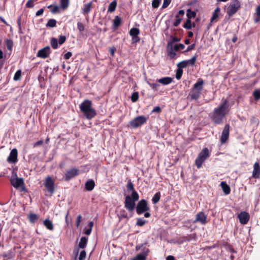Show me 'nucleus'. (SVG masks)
Listing matches in <instances>:
<instances>
[{
  "mask_svg": "<svg viewBox=\"0 0 260 260\" xmlns=\"http://www.w3.org/2000/svg\"><path fill=\"white\" fill-rule=\"evenodd\" d=\"M66 40L67 38L64 36H59L58 42L56 38H52L50 41L51 46L53 49H56L58 48V43L61 45L66 42Z\"/></svg>",
  "mask_w": 260,
  "mask_h": 260,
  "instance_id": "6e6552de",
  "label": "nucleus"
},
{
  "mask_svg": "<svg viewBox=\"0 0 260 260\" xmlns=\"http://www.w3.org/2000/svg\"><path fill=\"white\" fill-rule=\"evenodd\" d=\"M127 189L128 191H136L134 187V185L131 180H128L126 185Z\"/></svg>",
  "mask_w": 260,
  "mask_h": 260,
  "instance_id": "a18cd8bd",
  "label": "nucleus"
},
{
  "mask_svg": "<svg viewBox=\"0 0 260 260\" xmlns=\"http://www.w3.org/2000/svg\"><path fill=\"white\" fill-rule=\"evenodd\" d=\"M260 175V167L258 162H256L253 166V170L252 172V177L254 178H259Z\"/></svg>",
  "mask_w": 260,
  "mask_h": 260,
  "instance_id": "6ab92c4d",
  "label": "nucleus"
},
{
  "mask_svg": "<svg viewBox=\"0 0 260 260\" xmlns=\"http://www.w3.org/2000/svg\"><path fill=\"white\" fill-rule=\"evenodd\" d=\"M209 150L207 148H204L199 153L195 160V164L197 167L200 169L203 163L209 157Z\"/></svg>",
  "mask_w": 260,
  "mask_h": 260,
  "instance_id": "39448f33",
  "label": "nucleus"
},
{
  "mask_svg": "<svg viewBox=\"0 0 260 260\" xmlns=\"http://www.w3.org/2000/svg\"><path fill=\"white\" fill-rule=\"evenodd\" d=\"M172 0H164V3L162 6V8H166L170 4Z\"/></svg>",
  "mask_w": 260,
  "mask_h": 260,
  "instance_id": "680f3d73",
  "label": "nucleus"
},
{
  "mask_svg": "<svg viewBox=\"0 0 260 260\" xmlns=\"http://www.w3.org/2000/svg\"><path fill=\"white\" fill-rule=\"evenodd\" d=\"M188 66V62L187 60H183L177 64V67L179 69H182L185 68Z\"/></svg>",
  "mask_w": 260,
  "mask_h": 260,
  "instance_id": "37998d69",
  "label": "nucleus"
},
{
  "mask_svg": "<svg viewBox=\"0 0 260 260\" xmlns=\"http://www.w3.org/2000/svg\"><path fill=\"white\" fill-rule=\"evenodd\" d=\"M51 12L53 14H56L59 13V7L57 5L53 6L52 8L50 10Z\"/></svg>",
  "mask_w": 260,
  "mask_h": 260,
  "instance_id": "13d9d810",
  "label": "nucleus"
},
{
  "mask_svg": "<svg viewBox=\"0 0 260 260\" xmlns=\"http://www.w3.org/2000/svg\"><path fill=\"white\" fill-rule=\"evenodd\" d=\"M182 74H183V70L178 68V69H177V70L176 71V75H175L176 78L178 80L180 79L182 77Z\"/></svg>",
  "mask_w": 260,
  "mask_h": 260,
  "instance_id": "79ce46f5",
  "label": "nucleus"
},
{
  "mask_svg": "<svg viewBox=\"0 0 260 260\" xmlns=\"http://www.w3.org/2000/svg\"><path fill=\"white\" fill-rule=\"evenodd\" d=\"M149 85L154 90H156L159 85L157 83H148Z\"/></svg>",
  "mask_w": 260,
  "mask_h": 260,
  "instance_id": "69168bd1",
  "label": "nucleus"
},
{
  "mask_svg": "<svg viewBox=\"0 0 260 260\" xmlns=\"http://www.w3.org/2000/svg\"><path fill=\"white\" fill-rule=\"evenodd\" d=\"M186 16L189 19H191L192 18H194L196 16V12L191 11L190 9H187L186 11Z\"/></svg>",
  "mask_w": 260,
  "mask_h": 260,
  "instance_id": "58836bf2",
  "label": "nucleus"
},
{
  "mask_svg": "<svg viewBox=\"0 0 260 260\" xmlns=\"http://www.w3.org/2000/svg\"><path fill=\"white\" fill-rule=\"evenodd\" d=\"M229 106L228 101L224 100L218 107L214 110L211 118L214 123L221 124L223 123V120L226 114Z\"/></svg>",
  "mask_w": 260,
  "mask_h": 260,
  "instance_id": "f257e3e1",
  "label": "nucleus"
},
{
  "mask_svg": "<svg viewBox=\"0 0 260 260\" xmlns=\"http://www.w3.org/2000/svg\"><path fill=\"white\" fill-rule=\"evenodd\" d=\"M72 55V53L71 52H68L64 55V58L65 59H69Z\"/></svg>",
  "mask_w": 260,
  "mask_h": 260,
  "instance_id": "774afa93",
  "label": "nucleus"
},
{
  "mask_svg": "<svg viewBox=\"0 0 260 260\" xmlns=\"http://www.w3.org/2000/svg\"><path fill=\"white\" fill-rule=\"evenodd\" d=\"M148 118L144 116H139L129 121L128 126L133 128H137L146 123Z\"/></svg>",
  "mask_w": 260,
  "mask_h": 260,
  "instance_id": "20e7f679",
  "label": "nucleus"
},
{
  "mask_svg": "<svg viewBox=\"0 0 260 260\" xmlns=\"http://www.w3.org/2000/svg\"><path fill=\"white\" fill-rule=\"evenodd\" d=\"M132 37V43H136L140 41V37L138 36H133Z\"/></svg>",
  "mask_w": 260,
  "mask_h": 260,
  "instance_id": "e2e57ef3",
  "label": "nucleus"
},
{
  "mask_svg": "<svg viewBox=\"0 0 260 260\" xmlns=\"http://www.w3.org/2000/svg\"><path fill=\"white\" fill-rule=\"evenodd\" d=\"M160 197H161L160 192H156L154 195V196L153 197V198L152 199V203L154 204H157L159 202Z\"/></svg>",
  "mask_w": 260,
  "mask_h": 260,
  "instance_id": "f704fd0d",
  "label": "nucleus"
},
{
  "mask_svg": "<svg viewBox=\"0 0 260 260\" xmlns=\"http://www.w3.org/2000/svg\"><path fill=\"white\" fill-rule=\"evenodd\" d=\"M200 94L201 92L200 91L192 90V89H191V92L189 94V96L191 100H196L200 98Z\"/></svg>",
  "mask_w": 260,
  "mask_h": 260,
  "instance_id": "b1692460",
  "label": "nucleus"
},
{
  "mask_svg": "<svg viewBox=\"0 0 260 260\" xmlns=\"http://www.w3.org/2000/svg\"><path fill=\"white\" fill-rule=\"evenodd\" d=\"M44 186L50 193L52 194L54 192V182L51 177L48 176L46 178Z\"/></svg>",
  "mask_w": 260,
  "mask_h": 260,
  "instance_id": "9d476101",
  "label": "nucleus"
},
{
  "mask_svg": "<svg viewBox=\"0 0 260 260\" xmlns=\"http://www.w3.org/2000/svg\"><path fill=\"white\" fill-rule=\"evenodd\" d=\"M204 84V81L202 79H199L197 82L194 84L192 90H196L201 92L203 90V85Z\"/></svg>",
  "mask_w": 260,
  "mask_h": 260,
  "instance_id": "f3484780",
  "label": "nucleus"
},
{
  "mask_svg": "<svg viewBox=\"0 0 260 260\" xmlns=\"http://www.w3.org/2000/svg\"><path fill=\"white\" fill-rule=\"evenodd\" d=\"M240 6L241 4L238 0H233L231 2L227 9V14L229 17L228 19H230L231 17L234 15L238 11Z\"/></svg>",
  "mask_w": 260,
  "mask_h": 260,
  "instance_id": "423d86ee",
  "label": "nucleus"
},
{
  "mask_svg": "<svg viewBox=\"0 0 260 260\" xmlns=\"http://www.w3.org/2000/svg\"><path fill=\"white\" fill-rule=\"evenodd\" d=\"M172 78L169 77H166L158 79V82L164 85H168L172 82Z\"/></svg>",
  "mask_w": 260,
  "mask_h": 260,
  "instance_id": "393cba45",
  "label": "nucleus"
},
{
  "mask_svg": "<svg viewBox=\"0 0 260 260\" xmlns=\"http://www.w3.org/2000/svg\"><path fill=\"white\" fill-rule=\"evenodd\" d=\"M86 251L85 250H82L80 253L79 259V260H84L86 257Z\"/></svg>",
  "mask_w": 260,
  "mask_h": 260,
  "instance_id": "052dcab7",
  "label": "nucleus"
},
{
  "mask_svg": "<svg viewBox=\"0 0 260 260\" xmlns=\"http://www.w3.org/2000/svg\"><path fill=\"white\" fill-rule=\"evenodd\" d=\"M167 51L168 55L170 57L171 59H173L176 56V54L173 49V46L172 45V42H169L167 45Z\"/></svg>",
  "mask_w": 260,
  "mask_h": 260,
  "instance_id": "a211bd4d",
  "label": "nucleus"
},
{
  "mask_svg": "<svg viewBox=\"0 0 260 260\" xmlns=\"http://www.w3.org/2000/svg\"><path fill=\"white\" fill-rule=\"evenodd\" d=\"M37 0H28L26 4V7L28 8H32L34 6V2Z\"/></svg>",
  "mask_w": 260,
  "mask_h": 260,
  "instance_id": "5fc2aeb1",
  "label": "nucleus"
},
{
  "mask_svg": "<svg viewBox=\"0 0 260 260\" xmlns=\"http://www.w3.org/2000/svg\"><path fill=\"white\" fill-rule=\"evenodd\" d=\"M182 20V17H180L179 15H176L175 21L173 23L174 26H178L180 24Z\"/></svg>",
  "mask_w": 260,
  "mask_h": 260,
  "instance_id": "c03bdc74",
  "label": "nucleus"
},
{
  "mask_svg": "<svg viewBox=\"0 0 260 260\" xmlns=\"http://www.w3.org/2000/svg\"><path fill=\"white\" fill-rule=\"evenodd\" d=\"M6 43L8 49L11 50L13 45V41L11 39H7L6 41Z\"/></svg>",
  "mask_w": 260,
  "mask_h": 260,
  "instance_id": "49530a36",
  "label": "nucleus"
},
{
  "mask_svg": "<svg viewBox=\"0 0 260 260\" xmlns=\"http://www.w3.org/2000/svg\"><path fill=\"white\" fill-rule=\"evenodd\" d=\"M195 46H196L195 44H192L189 45V46L187 47V48H186V49L185 51L182 52V53H185L187 52H189V51L193 50Z\"/></svg>",
  "mask_w": 260,
  "mask_h": 260,
  "instance_id": "bf43d9fd",
  "label": "nucleus"
},
{
  "mask_svg": "<svg viewBox=\"0 0 260 260\" xmlns=\"http://www.w3.org/2000/svg\"><path fill=\"white\" fill-rule=\"evenodd\" d=\"M136 210L137 213L138 215H141L145 212L149 211L150 209L147 202L145 200L143 199L138 202Z\"/></svg>",
  "mask_w": 260,
  "mask_h": 260,
  "instance_id": "0eeeda50",
  "label": "nucleus"
},
{
  "mask_svg": "<svg viewBox=\"0 0 260 260\" xmlns=\"http://www.w3.org/2000/svg\"><path fill=\"white\" fill-rule=\"evenodd\" d=\"M81 219H82V216L81 215H78V216L76 218V225L77 227H78L80 225L81 221Z\"/></svg>",
  "mask_w": 260,
  "mask_h": 260,
  "instance_id": "0e129e2a",
  "label": "nucleus"
},
{
  "mask_svg": "<svg viewBox=\"0 0 260 260\" xmlns=\"http://www.w3.org/2000/svg\"><path fill=\"white\" fill-rule=\"evenodd\" d=\"M147 256L143 254H139L135 257H134L132 260H146Z\"/></svg>",
  "mask_w": 260,
  "mask_h": 260,
  "instance_id": "09e8293b",
  "label": "nucleus"
},
{
  "mask_svg": "<svg viewBox=\"0 0 260 260\" xmlns=\"http://www.w3.org/2000/svg\"><path fill=\"white\" fill-rule=\"evenodd\" d=\"M70 4V0H60V7L63 10H66Z\"/></svg>",
  "mask_w": 260,
  "mask_h": 260,
  "instance_id": "2f4dec72",
  "label": "nucleus"
},
{
  "mask_svg": "<svg viewBox=\"0 0 260 260\" xmlns=\"http://www.w3.org/2000/svg\"><path fill=\"white\" fill-rule=\"evenodd\" d=\"M146 222L145 220H144L141 218H138L137 219L136 225L139 226H143Z\"/></svg>",
  "mask_w": 260,
  "mask_h": 260,
  "instance_id": "de8ad7c7",
  "label": "nucleus"
},
{
  "mask_svg": "<svg viewBox=\"0 0 260 260\" xmlns=\"http://www.w3.org/2000/svg\"><path fill=\"white\" fill-rule=\"evenodd\" d=\"M195 23H193L192 24L191 20L187 18L185 23L183 24V27L187 29H190L192 26L195 27Z\"/></svg>",
  "mask_w": 260,
  "mask_h": 260,
  "instance_id": "7c9ffc66",
  "label": "nucleus"
},
{
  "mask_svg": "<svg viewBox=\"0 0 260 260\" xmlns=\"http://www.w3.org/2000/svg\"><path fill=\"white\" fill-rule=\"evenodd\" d=\"M256 17L254 19V22H260V6H258L255 10Z\"/></svg>",
  "mask_w": 260,
  "mask_h": 260,
  "instance_id": "473e14b6",
  "label": "nucleus"
},
{
  "mask_svg": "<svg viewBox=\"0 0 260 260\" xmlns=\"http://www.w3.org/2000/svg\"><path fill=\"white\" fill-rule=\"evenodd\" d=\"M117 5V3L116 0H114L113 2H112L109 5L108 12L112 13L115 11Z\"/></svg>",
  "mask_w": 260,
  "mask_h": 260,
  "instance_id": "cd10ccee",
  "label": "nucleus"
},
{
  "mask_svg": "<svg viewBox=\"0 0 260 260\" xmlns=\"http://www.w3.org/2000/svg\"><path fill=\"white\" fill-rule=\"evenodd\" d=\"M238 217L239 219L240 222L242 224H246L248 223L249 220L250 216L249 214L245 211H243L240 212L238 215Z\"/></svg>",
  "mask_w": 260,
  "mask_h": 260,
  "instance_id": "f8f14e48",
  "label": "nucleus"
},
{
  "mask_svg": "<svg viewBox=\"0 0 260 260\" xmlns=\"http://www.w3.org/2000/svg\"><path fill=\"white\" fill-rule=\"evenodd\" d=\"M197 222H200L202 224H205L207 222V217L205 213L203 212H200L196 215V218L193 223Z\"/></svg>",
  "mask_w": 260,
  "mask_h": 260,
  "instance_id": "dca6fc26",
  "label": "nucleus"
},
{
  "mask_svg": "<svg viewBox=\"0 0 260 260\" xmlns=\"http://www.w3.org/2000/svg\"><path fill=\"white\" fill-rule=\"evenodd\" d=\"M161 0H153L152 2V6L153 8H157L160 4Z\"/></svg>",
  "mask_w": 260,
  "mask_h": 260,
  "instance_id": "6e6d98bb",
  "label": "nucleus"
},
{
  "mask_svg": "<svg viewBox=\"0 0 260 260\" xmlns=\"http://www.w3.org/2000/svg\"><path fill=\"white\" fill-rule=\"evenodd\" d=\"M197 58V56H192L190 59L187 60V62H188V64H190L191 66L194 65L196 60Z\"/></svg>",
  "mask_w": 260,
  "mask_h": 260,
  "instance_id": "8fccbe9b",
  "label": "nucleus"
},
{
  "mask_svg": "<svg viewBox=\"0 0 260 260\" xmlns=\"http://www.w3.org/2000/svg\"><path fill=\"white\" fill-rule=\"evenodd\" d=\"M77 28H78V29L80 32L83 31L85 29V26H84V24L80 22H78L77 23Z\"/></svg>",
  "mask_w": 260,
  "mask_h": 260,
  "instance_id": "4d7b16f0",
  "label": "nucleus"
},
{
  "mask_svg": "<svg viewBox=\"0 0 260 260\" xmlns=\"http://www.w3.org/2000/svg\"><path fill=\"white\" fill-rule=\"evenodd\" d=\"M51 53V49L49 46H46L40 49L37 53V56L42 58H47Z\"/></svg>",
  "mask_w": 260,
  "mask_h": 260,
  "instance_id": "9b49d317",
  "label": "nucleus"
},
{
  "mask_svg": "<svg viewBox=\"0 0 260 260\" xmlns=\"http://www.w3.org/2000/svg\"><path fill=\"white\" fill-rule=\"evenodd\" d=\"M17 156H18V151L17 149L14 148L11 150L9 156L7 158V161L9 162L15 163L17 161Z\"/></svg>",
  "mask_w": 260,
  "mask_h": 260,
  "instance_id": "4468645a",
  "label": "nucleus"
},
{
  "mask_svg": "<svg viewBox=\"0 0 260 260\" xmlns=\"http://www.w3.org/2000/svg\"><path fill=\"white\" fill-rule=\"evenodd\" d=\"M85 189L88 191H91L95 186V183L93 179H90L85 183Z\"/></svg>",
  "mask_w": 260,
  "mask_h": 260,
  "instance_id": "412c9836",
  "label": "nucleus"
},
{
  "mask_svg": "<svg viewBox=\"0 0 260 260\" xmlns=\"http://www.w3.org/2000/svg\"><path fill=\"white\" fill-rule=\"evenodd\" d=\"M118 217L119 219L125 218L127 220L129 219L126 212L124 209H122L119 211Z\"/></svg>",
  "mask_w": 260,
  "mask_h": 260,
  "instance_id": "c9c22d12",
  "label": "nucleus"
},
{
  "mask_svg": "<svg viewBox=\"0 0 260 260\" xmlns=\"http://www.w3.org/2000/svg\"><path fill=\"white\" fill-rule=\"evenodd\" d=\"M79 175V170L76 168H72L68 171H67L66 176L65 180H69Z\"/></svg>",
  "mask_w": 260,
  "mask_h": 260,
  "instance_id": "ddd939ff",
  "label": "nucleus"
},
{
  "mask_svg": "<svg viewBox=\"0 0 260 260\" xmlns=\"http://www.w3.org/2000/svg\"><path fill=\"white\" fill-rule=\"evenodd\" d=\"M44 226L49 230L52 231L54 229L53 224L51 220L46 219L43 221Z\"/></svg>",
  "mask_w": 260,
  "mask_h": 260,
  "instance_id": "bb28decb",
  "label": "nucleus"
},
{
  "mask_svg": "<svg viewBox=\"0 0 260 260\" xmlns=\"http://www.w3.org/2000/svg\"><path fill=\"white\" fill-rule=\"evenodd\" d=\"M185 48V46L182 44H176L174 47L173 49L174 51H178L179 50L183 49Z\"/></svg>",
  "mask_w": 260,
  "mask_h": 260,
  "instance_id": "3c124183",
  "label": "nucleus"
},
{
  "mask_svg": "<svg viewBox=\"0 0 260 260\" xmlns=\"http://www.w3.org/2000/svg\"><path fill=\"white\" fill-rule=\"evenodd\" d=\"M161 111V108L159 106H156L153 108L152 111V113H159Z\"/></svg>",
  "mask_w": 260,
  "mask_h": 260,
  "instance_id": "338daca9",
  "label": "nucleus"
},
{
  "mask_svg": "<svg viewBox=\"0 0 260 260\" xmlns=\"http://www.w3.org/2000/svg\"><path fill=\"white\" fill-rule=\"evenodd\" d=\"M28 219L31 223H35L38 220L39 217L37 214L31 213L28 215Z\"/></svg>",
  "mask_w": 260,
  "mask_h": 260,
  "instance_id": "72a5a7b5",
  "label": "nucleus"
},
{
  "mask_svg": "<svg viewBox=\"0 0 260 260\" xmlns=\"http://www.w3.org/2000/svg\"><path fill=\"white\" fill-rule=\"evenodd\" d=\"M21 77V70H18L15 74L13 79L15 81H18L20 80Z\"/></svg>",
  "mask_w": 260,
  "mask_h": 260,
  "instance_id": "864d4df0",
  "label": "nucleus"
},
{
  "mask_svg": "<svg viewBox=\"0 0 260 260\" xmlns=\"http://www.w3.org/2000/svg\"><path fill=\"white\" fill-rule=\"evenodd\" d=\"M220 9L219 7H218L215 9L210 20V21L211 22L215 20L218 17V14L220 12Z\"/></svg>",
  "mask_w": 260,
  "mask_h": 260,
  "instance_id": "c756f323",
  "label": "nucleus"
},
{
  "mask_svg": "<svg viewBox=\"0 0 260 260\" xmlns=\"http://www.w3.org/2000/svg\"><path fill=\"white\" fill-rule=\"evenodd\" d=\"M141 251H142V253H141V254H143L146 256H147L149 252V248L146 246V243L145 244H141Z\"/></svg>",
  "mask_w": 260,
  "mask_h": 260,
  "instance_id": "4c0bfd02",
  "label": "nucleus"
},
{
  "mask_svg": "<svg viewBox=\"0 0 260 260\" xmlns=\"http://www.w3.org/2000/svg\"><path fill=\"white\" fill-rule=\"evenodd\" d=\"M139 98L138 92H134L132 93L131 95V101L135 103L136 102Z\"/></svg>",
  "mask_w": 260,
  "mask_h": 260,
  "instance_id": "a19ab883",
  "label": "nucleus"
},
{
  "mask_svg": "<svg viewBox=\"0 0 260 260\" xmlns=\"http://www.w3.org/2000/svg\"><path fill=\"white\" fill-rule=\"evenodd\" d=\"M87 238L85 237H82L79 243V247L81 248H84L87 245Z\"/></svg>",
  "mask_w": 260,
  "mask_h": 260,
  "instance_id": "c85d7f7f",
  "label": "nucleus"
},
{
  "mask_svg": "<svg viewBox=\"0 0 260 260\" xmlns=\"http://www.w3.org/2000/svg\"><path fill=\"white\" fill-rule=\"evenodd\" d=\"M230 126L229 124H226L225 125L224 127L222 132L220 139V143L222 144H224L229 139L230 135Z\"/></svg>",
  "mask_w": 260,
  "mask_h": 260,
  "instance_id": "1a4fd4ad",
  "label": "nucleus"
},
{
  "mask_svg": "<svg viewBox=\"0 0 260 260\" xmlns=\"http://www.w3.org/2000/svg\"><path fill=\"white\" fill-rule=\"evenodd\" d=\"M10 181L11 185L16 188H18L24 185V180L22 178H11Z\"/></svg>",
  "mask_w": 260,
  "mask_h": 260,
  "instance_id": "2eb2a0df",
  "label": "nucleus"
},
{
  "mask_svg": "<svg viewBox=\"0 0 260 260\" xmlns=\"http://www.w3.org/2000/svg\"><path fill=\"white\" fill-rule=\"evenodd\" d=\"M129 34L131 36H138L140 34V30L139 28L133 27L131 29Z\"/></svg>",
  "mask_w": 260,
  "mask_h": 260,
  "instance_id": "ea45409f",
  "label": "nucleus"
},
{
  "mask_svg": "<svg viewBox=\"0 0 260 260\" xmlns=\"http://www.w3.org/2000/svg\"><path fill=\"white\" fill-rule=\"evenodd\" d=\"M122 23V19L118 16H116L113 20V27L117 29Z\"/></svg>",
  "mask_w": 260,
  "mask_h": 260,
  "instance_id": "5701e85b",
  "label": "nucleus"
},
{
  "mask_svg": "<svg viewBox=\"0 0 260 260\" xmlns=\"http://www.w3.org/2000/svg\"><path fill=\"white\" fill-rule=\"evenodd\" d=\"M56 25V20L54 19H49L46 26L47 27H54Z\"/></svg>",
  "mask_w": 260,
  "mask_h": 260,
  "instance_id": "e433bc0d",
  "label": "nucleus"
},
{
  "mask_svg": "<svg viewBox=\"0 0 260 260\" xmlns=\"http://www.w3.org/2000/svg\"><path fill=\"white\" fill-rule=\"evenodd\" d=\"M183 240L184 241L190 242L191 241H197V235L196 233H193L192 234L188 235L186 236L183 237Z\"/></svg>",
  "mask_w": 260,
  "mask_h": 260,
  "instance_id": "a878e982",
  "label": "nucleus"
},
{
  "mask_svg": "<svg viewBox=\"0 0 260 260\" xmlns=\"http://www.w3.org/2000/svg\"><path fill=\"white\" fill-rule=\"evenodd\" d=\"M92 103L90 100H85L80 105V109L87 119H91L96 115V111L92 107Z\"/></svg>",
  "mask_w": 260,
  "mask_h": 260,
  "instance_id": "f03ea898",
  "label": "nucleus"
},
{
  "mask_svg": "<svg viewBox=\"0 0 260 260\" xmlns=\"http://www.w3.org/2000/svg\"><path fill=\"white\" fill-rule=\"evenodd\" d=\"M139 194L137 191L132 192L131 196H126L124 201V207L129 212L134 210L135 202L139 200Z\"/></svg>",
  "mask_w": 260,
  "mask_h": 260,
  "instance_id": "7ed1b4c3",
  "label": "nucleus"
},
{
  "mask_svg": "<svg viewBox=\"0 0 260 260\" xmlns=\"http://www.w3.org/2000/svg\"><path fill=\"white\" fill-rule=\"evenodd\" d=\"M92 5V2H90L87 4H84L83 5V7L82 9V13L84 15L88 14L89 13H90Z\"/></svg>",
  "mask_w": 260,
  "mask_h": 260,
  "instance_id": "aec40b11",
  "label": "nucleus"
},
{
  "mask_svg": "<svg viewBox=\"0 0 260 260\" xmlns=\"http://www.w3.org/2000/svg\"><path fill=\"white\" fill-rule=\"evenodd\" d=\"M220 186L223 190L224 193L228 195L231 192V188L229 185L225 181H222L220 183Z\"/></svg>",
  "mask_w": 260,
  "mask_h": 260,
  "instance_id": "4be33fe9",
  "label": "nucleus"
},
{
  "mask_svg": "<svg viewBox=\"0 0 260 260\" xmlns=\"http://www.w3.org/2000/svg\"><path fill=\"white\" fill-rule=\"evenodd\" d=\"M253 95L256 101L260 99V90L256 89L253 92Z\"/></svg>",
  "mask_w": 260,
  "mask_h": 260,
  "instance_id": "603ef678",
  "label": "nucleus"
}]
</instances>
